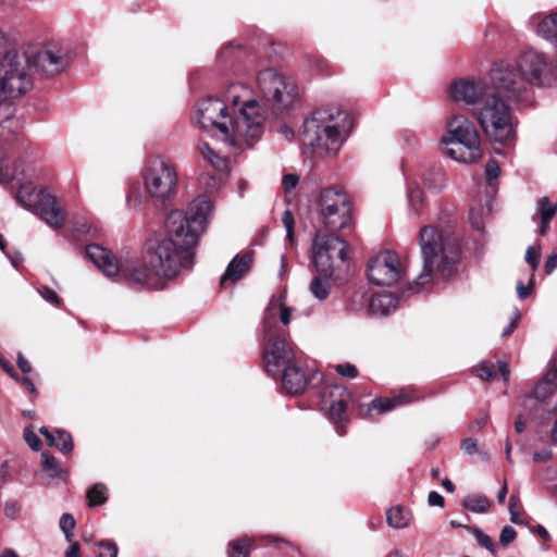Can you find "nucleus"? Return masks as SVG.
<instances>
[{
	"label": "nucleus",
	"mask_w": 557,
	"mask_h": 557,
	"mask_svg": "<svg viewBox=\"0 0 557 557\" xmlns=\"http://www.w3.org/2000/svg\"><path fill=\"white\" fill-rule=\"evenodd\" d=\"M492 92L498 97H506L509 100H518L527 89V85L518 71L517 65L495 64L490 73Z\"/></svg>",
	"instance_id": "2eb2a0df"
},
{
	"label": "nucleus",
	"mask_w": 557,
	"mask_h": 557,
	"mask_svg": "<svg viewBox=\"0 0 557 557\" xmlns=\"http://www.w3.org/2000/svg\"><path fill=\"white\" fill-rule=\"evenodd\" d=\"M322 405L327 410L329 419L335 424L346 420V409L351 399L350 393L342 385L333 384L326 386L322 392ZM339 435L344 433L336 426Z\"/></svg>",
	"instance_id": "f3484780"
},
{
	"label": "nucleus",
	"mask_w": 557,
	"mask_h": 557,
	"mask_svg": "<svg viewBox=\"0 0 557 557\" xmlns=\"http://www.w3.org/2000/svg\"><path fill=\"white\" fill-rule=\"evenodd\" d=\"M57 434V448L62 454H69L73 450V438L70 433L65 431L58 430Z\"/></svg>",
	"instance_id": "72a5a7b5"
},
{
	"label": "nucleus",
	"mask_w": 557,
	"mask_h": 557,
	"mask_svg": "<svg viewBox=\"0 0 557 557\" xmlns=\"http://www.w3.org/2000/svg\"><path fill=\"white\" fill-rule=\"evenodd\" d=\"M387 523L395 529L406 528L410 522V513L403 507H392L386 512Z\"/></svg>",
	"instance_id": "cd10ccee"
},
{
	"label": "nucleus",
	"mask_w": 557,
	"mask_h": 557,
	"mask_svg": "<svg viewBox=\"0 0 557 557\" xmlns=\"http://www.w3.org/2000/svg\"><path fill=\"white\" fill-rule=\"evenodd\" d=\"M258 90L264 106H269L272 114L280 115L297 97V88L273 69H265L257 76Z\"/></svg>",
	"instance_id": "1a4fd4ad"
},
{
	"label": "nucleus",
	"mask_w": 557,
	"mask_h": 557,
	"mask_svg": "<svg viewBox=\"0 0 557 557\" xmlns=\"http://www.w3.org/2000/svg\"><path fill=\"white\" fill-rule=\"evenodd\" d=\"M4 160V152L0 148V184H9L11 181L17 178L16 173H11L2 166Z\"/></svg>",
	"instance_id": "37998d69"
},
{
	"label": "nucleus",
	"mask_w": 557,
	"mask_h": 557,
	"mask_svg": "<svg viewBox=\"0 0 557 557\" xmlns=\"http://www.w3.org/2000/svg\"><path fill=\"white\" fill-rule=\"evenodd\" d=\"M212 211L207 196L195 198L186 213L171 211L166 218V235L146 244L143 264L134 267L129 258H116L110 250L92 244L86 247V257L108 277L123 274L128 281L159 288L154 277L173 278L182 269H191L200 234L206 230Z\"/></svg>",
	"instance_id": "f257e3e1"
},
{
	"label": "nucleus",
	"mask_w": 557,
	"mask_h": 557,
	"mask_svg": "<svg viewBox=\"0 0 557 557\" xmlns=\"http://www.w3.org/2000/svg\"><path fill=\"white\" fill-rule=\"evenodd\" d=\"M517 536V532L516 530L510 527V525H506L502 532H500V536H499V542L504 545V546H507L509 545L511 542L515 541Z\"/></svg>",
	"instance_id": "a18cd8bd"
},
{
	"label": "nucleus",
	"mask_w": 557,
	"mask_h": 557,
	"mask_svg": "<svg viewBox=\"0 0 557 557\" xmlns=\"http://www.w3.org/2000/svg\"><path fill=\"white\" fill-rule=\"evenodd\" d=\"M71 543V546L65 553V557H79V544L73 541Z\"/></svg>",
	"instance_id": "e2e57ef3"
},
{
	"label": "nucleus",
	"mask_w": 557,
	"mask_h": 557,
	"mask_svg": "<svg viewBox=\"0 0 557 557\" xmlns=\"http://www.w3.org/2000/svg\"><path fill=\"white\" fill-rule=\"evenodd\" d=\"M0 367L12 377L16 376V373L14 372L13 366L3 357L0 356Z\"/></svg>",
	"instance_id": "680f3d73"
},
{
	"label": "nucleus",
	"mask_w": 557,
	"mask_h": 557,
	"mask_svg": "<svg viewBox=\"0 0 557 557\" xmlns=\"http://www.w3.org/2000/svg\"><path fill=\"white\" fill-rule=\"evenodd\" d=\"M407 206L408 212L411 215H420L425 206V195L418 181H412L408 184Z\"/></svg>",
	"instance_id": "b1692460"
},
{
	"label": "nucleus",
	"mask_w": 557,
	"mask_h": 557,
	"mask_svg": "<svg viewBox=\"0 0 557 557\" xmlns=\"http://www.w3.org/2000/svg\"><path fill=\"white\" fill-rule=\"evenodd\" d=\"M335 370L336 372L344 376V377H350V379H354L358 375V370L357 368L351 364V363H342V364H337L335 367Z\"/></svg>",
	"instance_id": "79ce46f5"
},
{
	"label": "nucleus",
	"mask_w": 557,
	"mask_h": 557,
	"mask_svg": "<svg viewBox=\"0 0 557 557\" xmlns=\"http://www.w3.org/2000/svg\"><path fill=\"white\" fill-rule=\"evenodd\" d=\"M518 320H519V313H518V312H516V313H515V317H513V318H511V320H510L509 324L504 329V331H503V333H502V335H503L504 337H506V336L510 335V334L516 330L517 324H518Z\"/></svg>",
	"instance_id": "4d7b16f0"
},
{
	"label": "nucleus",
	"mask_w": 557,
	"mask_h": 557,
	"mask_svg": "<svg viewBox=\"0 0 557 557\" xmlns=\"http://www.w3.org/2000/svg\"><path fill=\"white\" fill-rule=\"evenodd\" d=\"M17 366L23 373H29L32 371L30 363L24 358L22 352L17 355Z\"/></svg>",
	"instance_id": "13d9d810"
},
{
	"label": "nucleus",
	"mask_w": 557,
	"mask_h": 557,
	"mask_svg": "<svg viewBox=\"0 0 557 557\" xmlns=\"http://www.w3.org/2000/svg\"><path fill=\"white\" fill-rule=\"evenodd\" d=\"M127 206L133 210H138L143 202V196L138 190H133L127 196Z\"/></svg>",
	"instance_id": "de8ad7c7"
},
{
	"label": "nucleus",
	"mask_w": 557,
	"mask_h": 557,
	"mask_svg": "<svg viewBox=\"0 0 557 557\" xmlns=\"http://www.w3.org/2000/svg\"><path fill=\"white\" fill-rule=\"evenodd\" d=\"M70 63L69 51L58 44L32 45L4 63V84L11 92H26L33 86L32 69L44 76H53Z\"/></svg>",
	"instance_id": "20e7f679"
},
{
	"label": "nucleus",
	"mask_w": 557,
	"mask_h": 557,
	"mask_svg": "<svg viewBox=\"0 0 557 557\" xmlns=\"http://www.w3.org/2000/svg\"><path fill=\"white\" fill-rule=\"evenodd\" d=\"M282 221L286 228L287 238L292 243L293 238H294V216H293L292 212L285 211Z\"/></svg>",
	"instance_id": "49530a36"
},
{
	"label": "nucleus",
	"mask_w": 557,
	"mask_h": 557,
	"mask_svg": "<svg viewBox=\"0 0 557 557\" xmlns=\"http://www.w3.org/2000/svg\"><path fill=\"white\" fill-rule=\"evenodd\" d=\"M398 298L391 293H380L371 297L369 311L373 315H387L397 307Z\"/></svg>",
	"instance_id": "5701e85b"
},
{
	"label": "nucleus",
	"mask_w": 557,
	"mask_h": 557,
	"mask_svg": "<svg viewBox=\"0 0 557 557\" xmlns=\"http://www.w3.org/2000/svg\"><path fill=\"white\" fill-rule=\"evenodd\" d=\"M557 391V360L553 359L548 362L547 371L542 380H540L532 392L525 397L534 398L537 401H545Z\"/></svg>",
	"instance_id": "aec40b11"
},
{
	"label": "nucleus",
	"mask_w": 557,
	"mask_h": 557,
	"mask_svg": "<svg viewBox=\"0 0 557 557\" xmlns=\"http://www.w3.org/2000/svg\"><path fill=\"white\" fill-rule=\"evenodd\" d=\"M21 511V506L17 503H7L4 513L8 518L15 519Z\"/></svg>",
	"instance_id": "5fc2aeb1"
},
{
	"label": "nucleus",
	"mask_w": 557,
	"mask_h": 557,
	"mask_svg": "<svg viewBox=\"0 0 557 557\" xmlns=\"http://www.w3.org/2000/svg\"><path fill=\"white\" fill-rule=\"evenodd\" d=\"M552 458V451L549 449H544L542 451H535L533 454V459L537 462H545Z\"/></svg>",
	"instance_id": "bf43d9fd"
},
{
	"label": "nucleus",
	"mask_w": 557,
	"mask_h": 557,
	"mask_svg": "<svg viewBox=\"0 0 557 557\" xmlns=\"http://www.w3.org/2000/svg\"><path fill=\"white\" fill-rule=\"evenodd\" d=\"M24 438L33 450L38 451L41 448L40 438L29 428L24 430Z\"/></svg>",
	"instance_id": "ea45409f"
},
{
	"label": "nucleus",
	"mask_w": 557,
	"mask_h": 557,
	"mask_svg": "<svg viewBox=\"0 0 557 557\" xmlns=\"http://www.w3.org/2000/svg\"><path fill=\"white\" fill-rule=\"evenodd\" d=\"M557 268V247L545 261V272L550 274Z\"/></svg>",
	"instance_id": "864d4df0"
},
{
	"label": "nucleus",
	"mask_w": 557,
	"mask_h": 557,
	"mask_svg": "<svg viewBox=\"0 0 557 557\" xmlns=\"http://www.w3.org/2000/svg\"><path fill=\"white\" fill-rule=\"evenodd\" d=\"M284 296L272 297L264 312L263 333L267 345L263 351L265 371L273 377L281 376L283 388L289 394L305 391L308 376L299 367L296 352L277 327V319L286 326L290 322L293 309L286 307Z\"/></svg>",
	"instance_id": "7ed1b4c3"
},
{
	"label": "nucleus",
	"mask_w": 557,
	"mask_h": 557,
	"mask_svg": "<svg viewBox=\"0 0 557 557\" xmlns=\"http://www.w3.org/2000/svg\"><path fill=\"white\" fill-rule=\"evenodd\" d=\"M198 149L203 159L207 160L215 170L222 172L227 169V159L216 153L208 143L201 141Z\"/></svg>",
	"instance_id": "bb28decb"
},
{
	"label": "nucleus",
	"mask_w": 557,
	"mask_h": 557,
	"mask_svg": "<svg viewBox=\"0 0 557 557\" xmlns=\"http://www.w3.org/2000/svg\"><path fill=\"white\" fill-rule=\"evenodd\" d=\"M280 133L287 139L290 140L294 138V131L286 125L281 126Z\"/></svg>",
	"instance_id": "338daca9"
},
{
	"label": "nucleus",
	"mask_w": 557,
	"mask_h": 557,
	"mask_svg": "<svg viewBox=\"0 0 557 557\" xmlns=\"http://www.w3.org/2000/svg\"><path fill=\"white\" fill-rule=\"evenodd\" d=\"M320 215L323 224L331 231L346 227L351 221V208L345 194L325 189L319 199Z\"/></svg>",
	"instance_id": "4468645a"
},
{
	"label": "nucleus",
	"mask_w": 557,
	"mask_h": 557,
	"mask_svg": "<svg viewBox=\"0 0 557 557\" xmlns=\"http://www.w3.org/2000/svg\"><path fill=\"white\" fill-rule=\"evenodd\" d=\"M531 288H532L531 286H524V284L521 281L518 282V285H517L518 296L521 299H525L531 294Z\"/></svg>",
	"instance_id": "052dcab7"
},
{
	"label": "nucleus",
	"mask_w": 557,
	"mask_h": 557,
	"mask_svg": "<svg viewBox=\"0 0 557 557\" xmlns=\"http://www.w3.org/2000/svg\"><path fill=\"white\" fill-rule=\"evenodd\" d=\"M333 275H324L321 274L313 277V280L310 283V292L311 294L319 300H324L330 295V283L329 277H332Z\"/></svg>",
	"instance_id": "c85d7f7f"
},
{
	"label": "nucleus",
	"mask_w": 557,
	"mask_h": 557,
	"mask_svg": "<svg viewBox=\"0 0 557 557\" xmlns=\"http://www.w3.org/2000/svg\"><path fill=\"white\" fill-rule=\"evenodd\" d=\"M421 183L431 191H440L446 185V175L441 168L425 170L421 176Z\"/></svg>",
	"instance_id": "a878e982"
},
{
	"label": "nucleus",
	"mask_w": 557,
	"mask_h": 557,
	"mask_svg": "<svg viewBox=\"0 0 557 557\" xmlns=\"http://www.w3.org/2000/svg\"><path fill=\"white\" fill-rule=\"evenodd\" d=\"M428 503L430 506L443 507L444 497L441 494H438L437 492L433 491L428 496Z\"/></svg>",
	"instance_id": "6e6d98bb"
},
{
	"label": "nucleus",
	"mask_w": 557,
	"mask_h": 557,
	"mask_svg": "<svg viewBox=\"0 0 557 557\" xmlns=\"http://www.w3.org/2000/svg\"><path fill=\"white\" fill-rule=\"evenodd\" d=\"M414 398L408 392H401L392 398H375L367 407L366 414L372 417V412L376 411L379 414L393 410L395 407L412 401Z\"/></svg>",
	"instance_id": "4be33fe9"
},
{
	"label": "nucleus",
	"mask_w": 557,
	"mask_h": 557,
	"mask_svg": "<svg viewBox=\"0 0 557 557\" xmlns=\"http://www.w3.org/2000/svg\"><path fill=\"white\" fill-rule=\"evenodd\" d=\"M75 519L70 513H63L60 518L59 525L60 529L63 531L65 539L67 542L73 541V529L75 528Z\"/></svg>",
	"instance_id": "f704fd0d"
},
{
	"label": "nucleus",
	"mask_w": 557,
	"mask_h": 557,
	"mask_svg": "<svg viewBox=\"0 0 557 557\" xmlns=\"http://www.w3.org/2000/svg\"><path fill=\"white\" fill-rule=\"evenodd\" d=\"M350 125L348 113L339 108L314 110L304 121L301 144L317 157H334L347 139Z\"/></svg>",
	"instance_id": "39448f33"
},
{
	"label": "nucleus",
	"mask_w": 557,
	"mask_h": 557,
	"mask_svg": "<svg viewBox=\"0 0 557 557\" xmlns=\"http://www.w3.org/2000/svg\"><path fill=\"white\" fill-rule=\"evenodd\" d=\"M15 199L24 209L39 215L50 227L60 228L65 214L57 198L47 190H37L32 183L21 184Z\"/></svg>",
	"instance_id": "6e6552de"
},
{
	"label": "nucleus",
	"mask_w": 557,
	"mask_h": 557,
	"mask_svg": "<svg viewBox=\"0 0 557 557\" xmlns=\"http://www.w3.org/2000/svg\"><path fill=\"white\" fill-rule=\"evenodd\" d=\"M539 36L557 46V12L544 16L536 26Z\"/></svg>",
	"instance_id": "393cba45"
},
{
	"label": "nucleus",
	"mask_w": 557,
	"mask_h": 557,
	"mask_svg": "<svg viewBox=\"0 0 557 557\" xmlns=\"http://www.w3.org/2000/svg\"><path fill=\"white\" fill-rule=\"evenodd\" d=\"M442 143L447 146L446 153L458 162L471 163L482 158L479 132L465 115H455L448 121Z\"/></svg>",
	"instance_id": "0eeeda50"
},
{
	"label": "nucleus",
	"mask_w": 557,
	"mask_h": 557,
	"mask_svg": "<svg viewBox=\"0 0 557 557\" xmlns=\"http://www.w3.org/2000/svg\"><path fill=\"white\" fill-rule=\"evenodd\" d=\"M498 369L500 374L503 375L504 380L507 382L510 376V369L506 362L500 361L498 363Z\"/></svg>",
	"instance_id": "69168bd1"
},
{
	"label": "nucleus",
	"mask_w": 557,
	"mask_h": 557,
	"mask_svg": "<svg viewBox=\"0 0 557 557\" xmlns=\"http://www.w3.org/2000/svg\"><path fill=\"white\" fill-rule=\"evenodd\" d=\"M143 180L147 194L153 200L164 202L175 190L177 173L171 162L158 156L146 162Z\"/></svg>",
	"instance_id": "9b49d317"
},
{
	"label": "nucleus",
	"mask_w": 557,
	"mask_h": 557,
	"mask_svg": "<svg viewBox=\"0 0 557 557\" xmlns=\"http://www.w3.org/2000/svg\"><path fill=\"white\" fill-rule=\"evenodd\" d=\"M246 92L243 85L234 84L225 91L224 100H200L196 111L200 126L216 128L220 138L230 146H252L263 133L265 117L257 100H242L243 94Z\"/></svg>",
	"instance_id": "f03ea898"
},
{
	"label": "nucleus",
	"mask_w": 557,
	"mask_h": 557,
	"mask_svg": "<svg viewBox=\"0 0 557 557\" xmlns=\"http://www.w3.org/2000/svg\"><path fill=\"white\" fill-rule=\"evenodd\" d=\"M251 263L252 258L249 253L235 256L221 276L220 284L225 286L228 282L236 283L242 280L250 270Z\"/></svg>",
	"instance_id": "412c9836"
},
{
	"label": "nucleus",
	"mask_w": 557,
	"mask_h": 557,
	"mask_svg": "<svg viewBox=\"0 0 557 557\" xmlns=\"http://www.w3.org/2000/svg\"><path fill=\"white\" fill-rule=\"evenodd\" d=\"M541 251L535 250L534 247H529L525 252V261L533 270H536L540 263Z\"/></svg>",
	"instance_id": "c03bdc74"
},
{
	"label": "nucleus",
	"mask_w": 557,
	"mask_h": 557,
	"mask_svg": "<svg viewBox=\"0 0 557 557\" xmlns=\"http://www.w3.org/2000/svg\"><path fill=\"white\" fill-rule=\"evenodd\" d=\"M461 448L468 455H473L478 451V442L474 438L468 437L462 440Z\"/></svg>",
	"instance_id": "603ef678"
},
{
	"label": "nucleus",
	"mask_w": 557,
	"mask_h": 557,
	"mask_svg": "<svg viewBox=\"0 0 557 557\" xmlns=\"http://www.w3.org/2000/svg\"><path fill=\"white\" fill-rule=\"evenodd\" d=\"M299 182V177L296 174H285L282 181L285 191L293 190Z\"/></svg>",
	"instance_id": "3c124183"
},
{
	"label": "nucleus",
	"mask_w": 557,
	"mask_h": 557,
	"mask_svg": "<svg viewBox=\"0 0 557 557\" xmlns=\"http://www.w3.org/2000/svg\"><path fill=\"white\" fill-rule=\"evenodd\" d=\"M41 459H42V468L44 470L51 476V478H59L60 474H61V469L59 467V462L57 461V459L47 454V453H42L41 454Z\"/></svg>",
	"instance_id": "473e14b6"
},
{
	"label": "nucleus",
	"mask_w": 557,
	"mask_h": 557,
	"mask_svg": "<svg viewBox=\"0 0 557 557\" xmlns=\"http://www.w3.org/2000/svg\"><path fill=\"white\" fill-rule=\"evenodd\" d=\"M527 421L520 414L517 417L515 422V430L517 433H522L525 430Z\"/></svg>",
	"instance_id": "0e129e2a"
},
{
	"label": "nucleus",
	"mask_w": 557,
	"mask_h": 557,
	"mask_svg": "<svg viewBox=\"0 0 557 557\" xmlns=\"http://www.w3.org/2000/svg\"><path fill=\"white\" fill-rule=\"evenodd\" d=\"M516 65L527 86H549L557 79V63L536 50L523 52Z\"/></svg>",
	"instance_id": "ddd939ff"
},
{
	"label": "nucleus",
	"mask_w": 557,
	"mask_h": 557,
	"mask_svg": "<svg viewBox=\"0 0 557 557\" xmlns=\"http://www.w3.org/2000/svg\"><path fill=\"white\" fill-rule=\"evenodd\" d=\"M404 272L398 255L391 250L379 252L368 264V277L377 286H392L401 278Z\"/></svg>",
	"instance_id": "dca6fc26"
},
{
	"label": "nucleus",
	"mask_w": 557,
	"mask_h": 557,
	"mask_svg": "<svg viewBox=\"0 0 557 557\" xmlns=\"http://www.w3.org/2000/svg\"><path fill=\"white\" fill-rule=\"evenodd\" d=\"M37 290H38L39 295L49 304H51L53 306L61 305V300H60L59 296L52 288H50L48 286H40V287H38Z\"/></svg>",
	"instance_id": "e433bc0d"
},
{
	"label": "nucleus",
	"mask_w": 557,
	"mask_h": 557,
	"mask_svg": "<svg viewBox=\"0 0 557 557\" xmlns=\"http://www.w3.org/2000/svg\"><path fill=\"white\" fill-rule=\"evenodd\" d=\"M251 540L244 537L230 543L228 557H248L251 550Z\"/></svg>",
	"instance_id": "7c9ffc66"
},
{
	"label": "nucleus",
	"mask_w": 557,
	"mask_h": 557,
	"mask_svg": "<svg viewBox=\"0 0 557 557\" xmlns=\"http://www.w3.org/2000/svg\"><path fill=\"white\" fill-rule=\"evenodd\" d=\"M462 504L466 509L475 513H484L490 508V500L482 495L468 496Z\"/></svg>",
	"instance_id": "c756f323"
},
{
	"label": "nucleus",
	"mask_w": 557,
	"mask_h": 557,
	"mask_svg": "<svg viewBox=\"0 0 557 557\" xmlns=\"http://www.w3.org/2000/svg\"><path fill=\"white\" fill-rule=\"evenodd\" d=\"M499 173H500V168H499L498 162L493 159L488 160L485 165V175H486V181L490 185H492L493 181L498 177Z\"/></svg>",
	"instance_id": "58836bf2"
},
{
	"label": "nucleus",
	"mask_w": 557,
	"mask_h": 557,
	"mask_svg": "<svg viewBox=\"0 0 557 557\" xmlns=\"http://www.w3.org/2000/svg\"><path fill=\"white\" fill-rule=\"evenodd\" d=\"M347 243L333 234L317 233L312 239V261L317 271L324 275H334L347 262Z\"/></svg>",
	"instance_id": "9d476101"
},
{
	"label": "nucleus",
	"mask_w": 557,
	"mask_h": 557,
	"mask_svg": "<svg viewBox=\"0 0 557 557\" xmlns=\"http://www.w3.org/2000/svg\"><path fill=\"white\" fill-rule=\"evenodd\" d=\"M478 121L490 140L511 145L516 139V117L507 102L495 92L475 109Z\"/></svg>",
	"instance_id": "423d86ee"
},
{
	"label": "nucleus",
	"mask_w": 557,
	"mask_h": 557,
	"mask_svg": "<svg viewBox=\"0 0 557 557\" xmlns=\"http://www.w3.org/2000/svg\"><path fill=\"white\" fill-rule=\"evenodd\" d=\"M474 536L476 542L492 554H495V546L492 539L480 529L474 530Z\"/></svg>",
	"instance_id": "4c0bfd02"
},
{
	"label": "nucleus",
	"mask_w": 557,
	"mask_h": 557,
	"mask_svg": "<svg viewBox=\"0 0 557 557\" xmlns=\"http://www.w3.org/2000/svg\"><path fill=\"white\" fill-rule=\"evenodd\" d=\"M518 498L516 496H511L509 500V512L511 522L519 524L522 522L520 515L517 510Z\"/></svg>",
	"instance_id": "8fccbe9b"
},
{
	"label": "nucleus",
	"mask_w": 557,
	"mask_h": 557,
	"mask_svg": "<svg viewBox=\"0 0 557 557\" xmlns=\"http://www.w3.org/2000/svg\"><path fill=\"white\" fill-rule=\"evenodd\" d=\"M97 546L99 547L98 557H117L119 549L114 542H100Z\"/></svg>",
	"instance_id": "c9c22d12"
},
{
	"label": "nucleus",
	"mask_w": 557,
	"mask_h": 557,
	"mask_svg": "<svg viewBox=\"0 0 557 557\" xmlns=\"http://www.w3.org/2000/svg\"><path fill=\"white\" fill-rule=\"evenodd\" d=\"M87 499L89 506L102 505L107 500V487L101 483L92 485L87 492Z\"/></svg>",
	"instance_id": "2f4dec72"
},
{
	"label": "nucleus",
	"mask_w": 557,
	"mask_h": 557,
	"mask_svg": "<svg viewBox=\"0 0 557 557\" xmlns=\"http://www.w3.org/2000/svg\"><path fill=\"white\" fill-rule=\"evenodd\" d=\"M420 247L423 258V269L420 275L414 280L413 286H410V289L417 293L431 282L434 270L438 267L440 258H446L443 236L432 226H424L420 231Z\"/></svg>",
	"instance_id": "f8f14e48"
},
{
	"label": "nucleus",
	"mask_w": 557,
	"mask_h": 557,
	"mask_svg": "<svg viewBox=\"0 0 557 557\" xmlns=\"http://www.w3.org/2000/svg\"><path fill=\"white\" fill-rule=\"evenodd\" d=\"M487 421H488V417L487 414L483 413L481 414L479 418H476L475 420V426L478 430H481L482 428H484L486 424H487Z\"/></svg>",
	"instance_id": "774afa93"
},
{
	"label": "nucleus",
	"mask_w": 557,
	"mask_h": 557,
	"mask_svg": "<svg viewBox=\"0 0 557 557\" xmlns=\"http://www.w3.org/2000/svg\"><path fill=\"white\" fill-rule=\"evenodd\" d=\"M495 375L494 364L490 361H483L478 368V376L482 380H490Z\"/></svg>",
	"instance_id": "a19ab883"
},
{
	"label": "nucleus",
	"mask_w": 557,
	"mask_h": 557,
	"mask_svg": "<svg viewBox=\"0 0 557 557\" xmlns=\"http://www.w3.org/2000/svg\"><path fill=\"white\" fill-rule=\"evenodd\" d=\"M450 97L467 106H482L488 95H493L488 84L482 79H459L449 88Z\"/></svg>",
	"instance_id": "6ab92c4d"
},
{
	"label": "nucleus",
	"mask_w": 557,
	"mask_h": 557,
	"mask_svg": "<svg viewBox=\"0 0 557 557\" xmlns=\"http://www.w3.org/2000/svg\"><path fill=\"white\" fill-rule=\"evenodd\" d=\"M484 209L481 208V209H475V208H471L470 210V221L472 223V226L475 227L476 230H482V213H483Z\"/></svg>",
	"instance_id": "09e8293b"
},
{
	"label": "nucleus",
	"mask_w": 557,
	"mask_h": 557,
	"mask_svg": "<svg viewBox=\"0 0 557 557\" xmlns=\"http://www.w3.org/2000/svg\"><path fill=\"white\" fill-rule=\"evenodd\" d=\"M4 76L5 72L0 77V138L7 139L10 135L18 133L23 126L20 119L15 116L12 99L22 96L24 92L8 90Z\"/></svg>",
	"instance_id": "a211bd4d"
}]
</instances>
